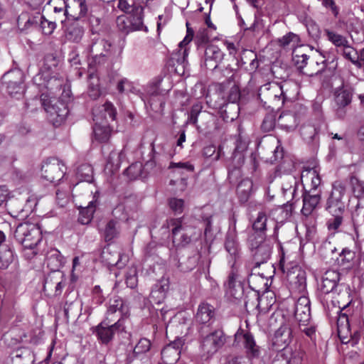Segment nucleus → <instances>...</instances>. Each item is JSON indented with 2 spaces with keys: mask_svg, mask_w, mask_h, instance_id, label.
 I'll return each instance as SVG.
<instances>
[{
  "mask_svg": "<svg viewBox=\"0 0 364 364\" xmlns=\"http://www.w3.org/2000/svg\"><path fill=\"white\" fill-rule=\"evenodd\" d=\"M287 84H280L274 82L262 85L258 90V97L261 102L268 107H280L286 101L290 100L291 97L287 94Z\"/></svg>",
  "mask_w": 364,
  "mask_h": 364,
  "instance_id": "nucleus-1",
  "label": "nucleus"
},
{
  "mask_svg": "<svg viewBox=\"0 0 364 364\" xmlns=\"http://www.w3.org/2000/svg\"><path fill=\"white\" fill-rule=\"evenodd\" d=\"M198 332L202 355L207 358L217 353L226 342V337L222 329L218 328L210 331V329H207V327H200Z\"/></svg>",
  "mask_w": 364,
  "mask_h": 364,
  "instance_id": "nucleus-2",
  "label": "nucleus"
},
{
  "mask_svg": "<svg viewBox=\"0 0 364 364\" xmlns=\"http://www.w3.org/2000/svg\"><path fill=\"white\" fill-rule=\"evenodd\" d=\"M167 228H172V242L176 247H183L191 243L194 229L188 225L185 216L166 220Z\"/></svg>",
  "mask_w": 364,
  "mask_h": 364,
  "instance_id": "nucleus-3",
  "label": "nucleus"
},
{
  "mask_svg": "<svg viewBox=\"0 0 364 364\" xmlns=\"http://www.w3.org/2000/svg\"><path fill=\"white\" fill-rule=\"evenodd\" d=\"M42 231L38 224L20 223L14 232L16 241L24 248L33 249L41 242Z\"/></svg>",
  "mask_w": 364,
  "mask_h": 364,
  "instance_id": "nucleus-4",
  "label": "nucleus"
},
{
  "mask_svg": "<svg viewBox=\"0 0 364 364\" xmlns=\"http://www.w3.org/2000/svg\"><path fill=\"white\" fill-rule=\"evenodd\" d=\"M2 87L12 97L19 99L25 92L24 74L18 68L11 69L1 77Z\"/></svg>",
  "mask_w": 364,
  "mask_h": 364,
  "instance_id": "nucleus-5",
  "label": "nucleus"
},
{
  "mask_svg": "<svg viewBox=\"0 0 364 364\" xmlns=\"http://www.w3.org/2000/svg\"><path fill=\"white\" fill-rule=\"evenodd\" d=\"M247 242L252 253L255 269L270 258L273 245L270 240L259 236H249Z\"/></svg>",
  "mask_w": 364,
  "mask_h": 364,
  "instance_id": "nucleus-6",
  "label": "nucleus"
},
{
  "mask_svg": "<svg viewBox=\"0 0 364 364\" xmlns=\"http://www.w3.org/2000/svg\"><path fill=\"white\" fill-rule=\"evenodd\" d=\"M224 77L228 78L229 82H233L234 85L230 88L228 95V103L225 105V112H228V109H232L234 112L231 115L227 114L228 120L230 122L235 119L239 114L240 107L237 102L240 99V90L239 85L236 84V78L237 77V72L229 66L226 67L221 73Z\"/></svg>",
  "mask_w": 364,
  "mask_h": 364,
  "instance_id": "nucleus-7",
  "label": "nucleus"
},
{
  "mask_svg": "<svg viewBox=\"0 0 364 364\" xmlns=\"http://www.w3.org/2000/svg\"><path fill=\"white\" fill-rule=\"evenodd\" d=\"M112 318L106 317L97 326H95L93 333H95L97 339L105 345L109 344L114 338L116 333L123 331L124 326L123 321L119 318L114 322Z\"/></svg>",
  "mask_w": 364,
  "mask_h": 364,
  "instance_id": "nucleus-8",
  "label": "nucleus"
},
{
  "mask_svg": "<svg viewBox=\"0 0 364 364\" xmlns=\"http://www.w3.org/2000/svg\"><path fill=\"white\" fill-rule=\"evenodd\" d=\"M346 193L345 186L340 181H336L328 197L325 210L331 215L343 213L345 212V203L343 198Z\"/></svg>",
  "mask_w": 364,
  "mask_h": 364,
  "instance_id": "nucleus-9",
  "label": "nucleus"
},
{
  "mask_svg": "<svg viewBox=\"0 0 364 364\" xmlns=\"http://www.w3.org/2000/svg\"><path fill=\"white\" fill-rule=\"evenodd\" d=\"M249 144L248 138L242 132H240L235 141V147L232 155V163L233 168L228 167V177L230 178L233 175L237 176L240 174V168L245 161V152Z\"/></svg>",
  "mask_w": 364,
  "mask_h": 364,
  "instance_id": "nucleus-10",
  "label": "nucleus"
},
{
  "mask_svg": "<svg viewBox=\"0 0 364 364\" xmlns=\"http://www.w3.org/2000/svg\"><path fill=\"white\" fill-rule=\"evenodd\" d=\"M64 164L56 158L48 159L41 167V176L50 183L60 181L65 175Z\"/></svg>",
  "mask_w": 364,
  "mask_h": 364,
  "instance_id": "nucleus-11",
  "label": "nucleus"
},
{
  "mask_svg": "<svg viewBox=\"0 0 364 364\" xmlns=\"http://www.w3.org/2000/svg\"><path fill=\"white\" fill-rule=\"evenodd\" d=\"M277 352L272 364H301L304 352L300 349L293 350L291 348L275 350Z\"/></svg>",
  "mask_w": 364,
  "mask_h": 364,
  "instance_id": "nucleus-12",
  "label": "nucleus"
},
{
  "mask_svg": "<svg viewBox=\"0 0 364 364\" xmlns=\"http://www.w3.org/2000/svg\"><path fill=\"white\" fill-rule=\"evenodd\" d=\"M185 343L184 339L177 338L166 346L161 351V358L165 364H175L180 358L181 349Z\"/></svg>",
  "mask_w": 364,
  "mask_h": 364,
  "instance_id": "nucleus-13",
  "label": "nucleus"
},
{
  "mask_svg": "<svg viewBox=\"0 0 364 364\" xmlns=\"http://www.w3.org/2000/svg\"><path fill=\"white\" fill-rule=\"evenodd\" d=\"M321 200V193L304 190L302 193L303 205L301 214L305 217L311 215L319 207Z\"/></svg>",
  "mask_w": 364,
  "mask_h": 364,
  "instance_id": "nucleus-14",
  "label": "nucleus"
},
{
  "mask_svg": "<svg viewBox=\"0 0 364 364\" xmlns=\"http://www.w3.org/2000/svg\"><path fill=\"white\" fill-rule=\"evenodd\" d=\"M224 53L215 45H208L204 50V65L207 69L216 73L218 65L224 58Z\"/></svg>",
  "mask_w": 364,
  "mask_h": 364,
  "instance_id": "nucleus-15",
  "label": "nucleus"
},
{
  "mask_svg": "<svg viewBox=\"0 0 364 364\" xmlns=\"http://www.w3.org/2000/svg\"><path fill=\"white\" fill-rule=\"evenodd\" d=\"M292 330L288 323H282L275 331L272 338V347L274 350H281L289 348V344L292 341Z\"/></svg>",
  "mask_w": 364,
  "mask_h": 364,
  "instance_id": "nucleus-16",
  "label": "nucleus"
},
{
  "mask_svg": "<svg viewBox=\"0 0 364 364\" xmlns=\"http://www.w3.org/2000/svg\"><path fill=\"white\" fill-rule=\"evenodd\" d=\"M92 115L94 122L109 123L115 120L117 109L112 102L107 101L103 105L95 106L92 109Z\"/></svg>",
  "mask_w": 364,
  "mask_h": 364,
  "instance_id": "nucleus-17",
  "label": "nucleus"
},
{
  "mask_svg": "<svg viewBox=\"0 0 364 364\" xmlns=\"http://www.w3.org/2000/svg\"><path fill=\"white\" fill-rule=\"evenodd\" d=\"M309 55L302 54L301 55H296L294 60L297 69L304 75L307 76H314L323 73L327 65L326 60H322L321 63L315 62V65L317 67L316 69H311L307 67Z\"/></svg>",
  "mask_w": 364,
  "mask_h": 364,
  "instance_id": "nucleus-18",
  "label": "nucleus"
},
{
  "mask_svg": "<svg viewBox=\"0 0 364 364\" xmlns=\"http://www.w3.org/2000/svg\"><path fill=\"white\" fill-rule=\"evenodd\" d=\"M146 105L155 112H161L164 109V99L157 87L152 85L147 88L146 95L141 97Z\"/></svg>",
  "mask_w": 364,
  "mask_h": 364,
  "instance_id": "nucleus-19",
  "label": "nucleus"
},
{
  "mask_svg": "<svg viewBox=\"0 0 364 364\" xmlns=\"http://www.w3.org/2000/svg\"><path fill=\"white\" fill-rule=\"evenodd\" d=\"M187 35L184 39L179 43L177 51L172 54V59L175 60L178 65H181L184 69L188 65L187 57L188 55V49L187 45L191 41L193 36V31L188 28V23H186Z\"/></svg>",
  "mask_w": 364,
  "mask_h": 364,
  "instance_id": "nucleus-20",
  "label": "nucleus"
},
{
  "mask_svg": "<svg viewBox=\"0 0 364 364\" xmlns=\"http://www.w3.org/2000/svg\"><path fill=\"white\" fill-rule=\"evenodd\" d=\"M187 35L184 39L179 43L177 51L172 54V59L175 60L178 65H181L184 69L188 65L187 57L188 55V49L187 45L191 41L193 36V31L188 28V23H186Z\"/></svg>",
  "mask_w": 364,
  "mask_h": 364,
  "instance_id": "nucleus-21",
  "label": "nucleus"
},
{
  "mask_svg": "<svg viewBox=\"0 0 364 364\" xmlns=\"http://www.w3.org/2000/svg\"><path fill=\"white\" fill-rule=\"evenodd\" d=\"M335 103L336 105V114L339 119H343L346 114V107L352 100V92L349 89L341 88L336 91Z\"/></svg>",
  "mask_w": 364,
  "mask_h": 364,
  "instance_id": "nucleus-22",
  "label": "nucleus"
},
{
  "mask_svg": "<svg viewBox=\"0 0 364 364\" xmlns=\"http://www.w3.org/2000/svg\"><path fill=\"white\" fill-rule=\"evenodd\" d=\"M112 43L105 39H99L90 46V53H95L93 57L95 63H102L106 61L107 55L110 53Z\"/></svg>",
  "mask_w": 364,
  "mask_h": 364,
  "instance_id": "nucleus-23",
  "label": "nucleus"
},
{
  "mask_svg": "<svg viewBox=\"0 0 364 364\" xmlns=\"http://www.w3.org/2000/svg\"><path fill=\"white\" fill-rule=\"evenodd\" d=\"M215 308L212 305L201 303L195 316L196 321L201 325L200 327H207V329H209L215 319Z\"/></svg>",
  "mask_w": 364,
  "mask_h": 364,
  "instance_id": "nucleus-24",
  "label": "nucleus"
},
{
  "mask_svg": "<svg viewBox=\"0 0 364 364\" xmlns=\"http://www.w3.org/2000/svg\"><path fill=\"white\" fill-rule=\"evenodd\" d=\"M340 280V273L335 270H328L322 276L318 285L319 291L325 294L333 292L338 286Z\"/></svg>",
  "mask_w": 364,
  "mask_h": 364,
  "instance_id": "nucleus-25",
  "label": "nucleus"
},
{
  "mask_svg": "<svg viewBox=\"0 0 364 364\" xmlns=\"http://www.w3.org/2000/svg\"><path fill=\"white\" fill-rule=\"evenodd\" d=\"M42 19L40 14H31L22 12L17 18V26L22 33H27L30 29L37 28Z\"/></svg>",
  "mask_w": 364,
  "mask_h": 364,
  "instance_id": "nucleus-26",
  "label": "nucleus"
},
{
  "mask_svg": "<svg viewBox=\"0 0 364 364\" xmlns=\"http://www.w3.org/2000/svg\"><path fill=\"white\" fill-rule=\"evenodd\" d=\"M235 338L242 341L248 358H257L259 356V347L256 344L255 338L250 333L237 332L235 334Z\"/></svg>",
  "mask_w": 364,
  "mask_h": 364,
  "instance_id": "nucleus-27",
  "label": "nucleus"
},
{
  "mask_svg": "<svg viewBox=\"0 0 364 364\" xmlns=\"http://www.w3.org/2000/svg\"><path fill=\"white\" fill-rule=\"evenodd\" d=\"M169 289V282L168 279H161L156 283L150 293V301L156 304H161L166 297V294Z\"/></svg>",
  "mask_w": 364,
  "mask_h": 364,
  "instance_id": "nucleus-28",
  "label": "nucleus"
},
{
  "mask_svg": "<svg viewBox=\"0 0 364 364\" xmlns=\"http://www.w3.org/2000/svg\"><path fill=\"white\" fill-rule=\"evenodd\" d=\"M294 316L299 323H308L311 318L310 300L306 296H301L295 304Z\"/></svg>",
  "mask_w": 364,
  "mask_h": 364,
  "instance_id": "nucleus-29",
  "label": "nucleus"
},
{
  "mask_svg": "<svg viewBox=\"0 0 364 364\" xmlns=\"http://www.w3.org/2000/svg\"><path fill=\"white\" fill-rule=\"evenodd\" d=\"M338 313L339 315L337 319L338 333L341 341L343 343L351 342L352 346L356 345L360 338V332L358 331H355L353 334H350V340L345 341V338H343L342 334L344 333L346 330L348 331L349 329L348 318L346 314L341 313V311H338Z\"/></svg>",
  "mask_w": 364,
  "mask_h": 364,
  "instance_id": "nucleus-30",
  "label": "nucleus"
},
{
  "mask_svg": "<svg viewBox=\"0 0 364 364\" xmlns=\"http://www.w3.org/2000/svg\"><path fill=\"white\" fill-rule=\"evenodd\" d=\"M46 111L58 122L63 121L68 114L69 110L67 104L60 100H54L50 104L45 107Z\"/></svg>",
  "mask_w": 364,
  "mask_h": 364,
  "instance_id": "nucleus-31",
  "label": "nucleus"
},
{
  "mask_svg": "<svg viewBox=\"0 0 364 364\" xmlns=\"http://www.w3.org/2000/svg\"><path fill=\"white\" fill-rule=\"evenodd\" d=\"M232 225L226 235L225 248L229 255L235 258L239 252V245L237 242L236 220L232 217Z\"/></svg>",
  "mask_w": 364,
  "mask_h": 364,
  "instance_id": "nucleus-32",
  "label": "nucleus"
},
{
  "mask_svg": "<svg viewBox=\"0 0 364 364\" xmlns=\"http://www.w3.org/2000/svg\"><path fill=\"white\" fill-rule=\"evenodd\" d=\"M133 11V14L128 17L130 21V26L133 31L144 30L147 31V28L143 23V8L136 4L130 9L129 11Z\"/></svg>",
  "mask_w": 364,
  "mask_h": 364,
  "instance_id": "nucleus-33",
  "label": "nucleus"
},
{
  "mask_svg": "<svg viewBox=\"0 0 364 364\" xmlns=\"http://www.w3.org/2000/svg\"><path fill=\"white\" fill-rule=\"evenodd\" d=\"M268 221V217L264 212H259L256 219L252 224L253 232L249 235V236H259L263 238H266V230L267 224Z\"/></svg>",
  "mask_w": 364,
  "mask_h": 364,
  "instance_id": "nucleus-34",
  "label": "nucleus"
},
{
  "mask_svg": "<svg viewBox=\"0 0 364 364\" xmlns=\"http://www.w3.org/2000/svg\"><path fill=\"white\" fill-rule=\"evenodd\" d=\"M73 21L66 28L65 38L69 41L78 43L84 35V28L78 22V20Z\"/></svg>",
  "mask_w": 364,
  "mask_h": 364,
  "instance_id": "nucleus-35",
  "label": "nucleus"
},
{
  "mask_svg": "<svg viewBox=\"0 0 364 364\" xmlns=\"http://www.w3.org/2000/svg\"><path fill=\"white\" fill-rule=\"evenodd\" d=\"M70 17L73 20H80L85 17L88 12L86 0H73L72 6H70Z\"/></svg>",
  "mask_w": 364,
  "mask_h": 364,
  "instance_id": "nucleus-36",
  "label": "nucleus"
},
{
  "mask_svg": "<svg viewBox=\"0 0 364 364\" xmlns=\"http://www.w3.org/2000/svg\"><path fill=\"white\" fill-rule=\"evenodd\" d=\"M279 125L287 131H292L299 124L298 118L295 113L291 112H282L278 119Z\"/></svg>",
  "mask_w": 364,
  "mask_h": 364,
  "instance_id": "nucleus-37",
  "label": "nucleus"
},
{
  "mask_svg": "<svg viewBox=\"0 0 364 364\" xmlns=\"http://www.w3.org/2000/svg\"><path fill=\"white\" fill-rule=\"evenodd\" d=\"M12 359L16 362L27 364L34 361V355L28 347L21 346L14 349L11 353Z\"/></svg>",
  "mask_w": 364,
  "mask_h": 364,
  "instance_id": "nucleus-38",
  "label": "nucleus"
},
{
  "mask_svg": "<svg viewBox=\"0 0 364 364\" xmlns=\"http://www.w3.org/2000/svg\"><path fill=\"white\" fill-rule=\"evenodd\" d=\"M93 134L95 140L100 143L107 142L111 134V129L108 123L95 122Z\"/></svg>",
  "mask_w": 364,
  "mask_h": 364,
  "instance_id": "nucleus-39",
  "label": "nucleus"
},
{
  "mask_svg": "<svg viewBox=\"0 0 364 364\" xmlns=\"http://www.w3.org/2000/svg\"><path fill=\"white\" fill-rule=\"evenodd\" d=\"M53 60L54 63L53 64L54 66H55V58L52 56H48L45 58V62H48V60ZM47 64L46 63H44L43 68L41 70V71L36 75L33 78V83L40 89L43 90L46 89V81L48 80V77H49V72H50V67H46Z\"/></svg>",
  "mask_w": 364,
  "mask_h": 364,
  "instance_id": "nucleus-40",
  "label": "nucleus"
},
{
  "mask_svg": "<svg viewBox=\"0 0 364 364\" xmlns=\"http://www.w3.org/2000/svg\"><path fill=\"white\" fill-rule=\"evenodd\" d=\"M15 255L9 245L0 247V269H6L14 261Z\"/></svg>",
  "mask_w": 364,
  "mask_h": 364,
  "instance_id": "nucleus-41",
  "label": "nucleus"
},
{
  "mask_svg": "<svg viewBox=\"0 0 364 364\" xmlns=\"http://www.w3.org/2000/svg\"><path fill=\"white\" fill-rule=\"evenodd\" d=\"M124 314V301L121 298H117L109 304L107 311V316L109 318H120L123 321V314Z\"/></svg>",
  "mask_w": 364,
  "mask_h": 364,
  "instance_id": "nucleus-42",
  "label": "nucleus"
},
{
  "mask_svg": "<svg viewBox=\"0 0 364 364\" xmlns=\"http://www.w3.org/2000/svg\"><path fill=\"white\" fill-rule=\"evenodd\" d=\"M96 207L97 200H92L89 203L87 206L81 208L77 219L78 222L82 225H88L93 218Z\"/></svg>",
  "mask_w": 364,
  "mask_h": 364,
  "instance_id": "nucleus-43",
  "label": "nucleus"
},
{
  "mask_svg": "<svg viewBox=\"0 0 364 364\" xmlns=\"http://www.w3.org/2000/svg\"><path fill=\"white\" fill-rule=\"evenodd\" d=\"M249 58L250 63L246 68L250 72H255L258 68L259 65V63L257 60V57L255 53L252 50H245L242 51V55L240 56V62L241 65H244L247 64V62L245 61V59ZM239 63V60H238Z\"/></svg>",
  "mask_w": 364,
  "mask_h": 364,
  "instance_id": "nucleus-44",
  "label": "nucleus"
},
{
  "mask_svg": "<svg viewBox=\"0 0 364 364\" xmlns=\"http://www.w3.org/2000/svg\"><path fill=\"white\" fill-rule=\"evenodd\" d=\"M318 129L312 124H304L300 132L302 138L307 143L317 142L318 141Z\"/></svg>",
  "mask_w": 364,
  "mask_h": 364,
  "instance_id": "nucleus-45",
  "label": "nucleus"
},
{
  "mask_svg": "<svg viewBox=\"0 0 364 364\" xmlns=\"http://www.w3.org/2000/svg\"><path fill=\"white\" fill-rule=\"evenodd\" d=\"M100 257L102 262L106 263L107 265L117 266L119 268H121L119 264V252L117 251L111 252L109 248L107 247L102 250Z\"/></svg>",
  "mask_w": 364,
  "mask_h": 364,
  "instance_id": "nucleus-46",
  "label": "nucleus"
},
{
  "mask_svg": "<svg viewBox=\"0 0 364 364\" xmlns=\"http://www.w3.org/2000/svg\"><path fill=\"white\" fill-rule=\"evenodd\" d=\"M325 33L328 41L333 43L336 47L340 48H343L344 47L349 48V42L346 36L328 29L325 30Z\"/></svg>",
  "mask_w": 364,
  "mask_h": 364,
  "instance_id": "nucleus-47",
  "label": "nucleus"
},
{
  "mask_svg": "<svg viewBox=\"0 0 364 364\" xmlns=\"http://www.w3.org/2000/svg\"><path fill=\"white\" fill-rule=\"evenodd\" d=\"M237 274L232 272L228 277V287L231 294L235 299H239L243 294L244 289L241 282H237Z\"/></svg>",
  "mask_w": 364,
  "mask_h": 364,
  "instance_id": "nucleus-48",
  "label": "nucleus"
},
{
  "mask_svg": "<svg viewBox=\"0 0 364 364\" xmlns=\"http://www.w3.org/2000/svg\"><path fill=\"white\" fill-rule=\"evenodd\" d=\"M122 156V151H117L116 150L112 151L107 159L105 169L109 170V171L111 173L117 171L119 169L121 164Z\"/></svg>",
  "mask_w": 364,
  "mask_h": 364,
  "instance_id": "nucleus-49",
  "label": "nucleus"
},
{
  "mask_svg": "<svg viewBox=\"0 0 364 364\" xmlns=\"http://www.w3.org/2000/svg\"><path fill=\"white\" fill-rule=\"evenodd\" d=\"M62 256L58 250H52L47 255V265L53 271L58 270L62 266Z\"/></svg>",
  "mask_w": 364,
  "mask_h": 364,
  "instance_id": "nucleus-50",
  "label": "nucleus"
},
{
  "mask_svg": "<svg viewBox=\"0 0 364 364\" xmlns=\"http://www.w3.org/2000/svg\"><path fill=\"white\" fill-rule=\"evenodd\" d=\"M119 223L117 221L111 220L105 225L103 237L106 242H109L117 237L119 234Z\"/></svg>",
  "mask_w": 364,
  "mask_h": 364,
  "instance_id": "nucleus-51",
  "label": "nucleus"
},
{
  "mask_svg": "<svg viewBox=\"0 0 364 364\" xmlns=\"http://www.w3.org/2000/svg\"><path fill=\"white\" fill-rule=\"evenodd\" d=\"M252 188V182L250 180H242L237 187V193L242 201H247Z\"/></svg>",
  "mask_w": 364,
  "mask_h": 364,
  "instance_id": "nucleus-52",
  "label": "nucleus"
},
{
  "mask_svg": "<svg viewBox=\"0 0 364 364\" xmlns=\"http://www.w3.org/2000/svg\"><path fill=\"white\" fill-rule=\"evenodd\" d=\"M352 222L355 231L357 228L364 223V201L360 200L356 205L352 213Z\"/></svg>",
  "mask_w": 364,
  "mask_h": 364,
  "instance_id": "nucleus-53",
  "label": "nucleus"
},
{
  "mask_svg": "<svg viewBox=\"0 0 364 364\" xmlns=\"http://www.w3.org/2000/svg\"><path fill=\"white\" fill-rule=\"evenodd\" d=\"M299 187V182L296 178L289 176L287 181L282 185V191L284 196L291 195V198H294Z\"/></svg>",
  "mask_w": 364,
  "mask_h": 364,
  "instance_id": "nucleus-54",
  "label": "nucleus"
},
{
  "mask_svg": "<svg viewBox=\"0 0 364 364\" xmlns=\"http://www.w3.org/2000/svg\"><path fill=\"white\" fill-rule=\"evenodd\" d=\"M48 5L53 8L55 14L63 13V16L70 18V6L67 5L65 0H50Z\"/></svg>",
  "mask_w": 364,
  "mask_h": 364,
  "instance_id": "nucleus-55",
  "label": "nucleus"
},
{
  "mask_svg": "<svg viewBox=\"0 0 364 364\" xmlns=\"http://www.w3.org/2000/svg\"><path fill=\"white\" fill-rule=\"evenodd\" d=\"M117 90L121 94H128L129 92L137 94L139 92L133 82L127 78H122L117 82Z\"/></svg>",
  "mask_w": 364,
  "mask_h": 364,
  "instance_id": "nucleus-56",
  "label": "nucleus"
},
{
  "mask_svg": "<svg viewBox=\"0 0 364 364\" xmlns=\"http://www.w3.org/2000/svg\"><path fill=\"white\" fill-rule=\"evenodd\" d=\"M343 56L350 60L358 68H361L360 63L358 60V52L349 45V48L344 47L342 48Z\"/></svg>",
  "mask_w": 364,
  "mask_h": 364,
  "instance_id": "nucleus-57",
  "label": "nucleus"
},
{
  "mask_svg": "<svg viewBox=\"0 0 364 364\" xmlns=\"http://www.w3.org/2000/svg\"><path fill=\"white\" fill-rule=\"evenodd\" d=\"M142 172V164L139 162L134 163L127 168L124 174L130 180H134L139 177Z\"/></svg>",
  "mask_w": 364,
  "mask_h": 364,
  "instance_id": "nucleus-58",
  "label": "nucleus"
},
{
  "mask_svg": "<svg viewBox=\"0 0 364 364\" xmlns=\"http://www.w3.org/2000/svg\"><path fill=\"white\" fill-rule=\"evenodd\" d=\"M299 41V37L296 34L291 32L288 33L282 38L279 39V45L284 48L291 46L292 48L296 47Z\"/></svg>",
  "mask_w": 364,
  "mask_h": 364,
  "instance_id": "nucleus-59",
  "label": "nucleus"
},
{
  "mask_svg": "<svg viewBox=\"0 0 364 364\" xmlns=\"http://www.w3.org/2000/svg\"><path fill=\"white\" fill-rule=\"evenodd\" d=\"M276 124V115L274 112L267 113L262 120L261 129L264 132H269L272 131Z\"/></svg>",
  "mask_w": 364,
  "mask_h": 364,
  "instance_id": "nucleus-60",
  "label": "nucleus"
},
{
  "mask_svg": "<svg viewBox=\"0 0 364 364\" xmlns=\"http://www.w3.org/2000/svg\"><path fill=\"white\" fill-rule=\"evenodd\" d=\"M92 168L87 164H82L77 169V175L81 178V180L89 183L92 181Z\"/></svg>",
  "mask_w": 364,
  "mask_h": 364,
  "instance_id": "nucleus-61",
  "label": "nucleus"
},
{
  "mask_svg": "<svg viewBox=\"0 0 364 364\" xmlns=\"http://www.w3.org/2000/svg\"><path fill=\"white\" fill-rule=\"evenodd\" d=\"M63 84V80L62 78L58 77L55 75H52L50 71L49 72V77H48V80L46 81V90L50 91L60 90Z\"/></svg>",
  "mask_w": 364,
  "mask_h": 364,
  "instance_id": "nucleus-62",
  "label": "nucleus"
},
{
  "mask_svg": "<svg viewBox=\"0 0 364 364\" xmlns=\"http://www.w3.org/2000/svg\"><path fill=\"white\" fill-rule=\"evenodd\" d=\"M355 257V252L348 248H344L339 254L338 263L341 265L348 267V264L353 261Z\"/></svg>",
  "mask_w": 364,
  "mask_h": 364,
  "instance_id": "nucleus-63",
  "label": "nucleus"
},
{
  "mask_svg": "<svg viewBox=\"0 0 364 364\" xmlns=\"http://www.w3.org/2000/svg\"><path fill=\"white\" fill-rule=\"evenodd\" d=\"M306 27L309 35L314 39L316 40L321 36V30L318 25L312 19L306 20Z\"/></svg>",
  "mask_w": 364,
  "mask_h": 364,
  "instance_id": "nucleus-64",
  "label": "nucleus"
}]
</instances>
